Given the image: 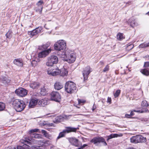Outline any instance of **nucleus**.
I'll return each instance as SVG.
<instances>
[{"instance_id": "f257e3e1", "label": "nucleus", "mask_w": 149, "mask_h": 149, "mask_svg": "<svg viewBox=\"0 0 149 149\" xmlns=\"http://www.w3.org/2000/svg\"><path fill=\"white\" fill-rule=\"evenodd\" d=\"M13 105L15 109L18 112L22 111L26 107L25 102L19 99L14 100L13 102Z\"/></svg>"}, {"instance_id": "f03ea898", "label": "nucleus", "mask_w": 149, "mask_h": 149, "mask_svg": "<svg viewBox=\"0 0 149 149\" xmlns=\"http://www.w3.org/2000/svg\"><path fill=\"white\" fill-rule=\"evenodd\" d=\"M65 88L66 91L69 93H72L75 92L77 88L76 84L70 81L66 82Z\"/></svg>"}, {"instance_id": "7ed1b4c3", "label": "nucleus", "mask_w": 149, "mask_h": 149, "mask_svg": "<svg viewBox=\"0 0 149 149\" xmlns=\"http://www.w3.org/2000/svg\"><path fill=\"white\" fill-rule=\"evenodd\" d=\"M66 43L63 40H60L56 42L54 44V48L55 50L58 51L65 49L66 48Z\"/></svg>"}, {"instance_id": "20e7f679", "label": "nucleus", "mask_w": 149, "mask_h": 149, "mask_svg": "<svg viewBox=\"0 0 149 149\" xmlns=\"http://www.w3.org/2000/svg\"><path fill=\"white\" fill-rule=\"evenodd\" d=\"M58 62L57 57L55 55H52L47 58L46 65L48 66H52L54 64H56Z\"/></svg>"}, {"instance_id": "39448f33", "label": "nucleus", "mask_w": 149, "mask_h": 149, "mask_svg": "<svg viewBox=\"0 0 149 149\" xmlns=\"http://www.w3.org/2000/svg\"><path fill=\"white\" fill-rule=\"evenodd\" d=\"M66 129L63 130L62 132L59 133L58 136L57 137V139H59L61 138L64 136L67 133H68L72 132H75L77 130V128L72 127H66Z\"/></svg>"}, {"instance_id": "423d86ee", "label": "nucleus", "mask_w": 149, "mask_h": 149, "mask_svg": "<svg viewBox=\"0 0 149 149\" xmlns=\"http://www.w3.org/2000/svg\"><path fill=\"white\" fill-rule=\"evenodd\" d=\"M20 142L23 144V145L18 146H17V149H33V147H30L28 145H30L31 143L30 142L22 139L20 141Z\"/></svg>"}, {"instance_id": "0eeeda50", "label": "nucleus", "mask_w": 149, "mask_h": 149, "mask_svg": "<svg viewBox=\"0 0 149 149\" xmlns=\"http://www.w3.org/2000/svg\"><path fill=\"white\" fill-rule=\"evenodd\" d=\"M90 142L96 144L102 143L104 146H106L107 145L104 139L102 137H95Z\"/></svg>"}, {"instance_id": "6e6552de", "label": "nucleus", "mask_w": 149, "mask_h": 149, "mask_svg": "<svg viewBox=\"0 0 149 149\" xmlns=\"http://www.w3.org/2000/svg\"><path fill=\"white\" fill-rule=\"evenodd\" d=\"M92 71V69L90 66H87L84 69L82 72L84 81L87 80L88 75Z\"/></svg>"}, {"instance_id": "1a4fd4ad", "label": "nucleus", "mask_w": 149, "mask_h": 149, "mask_svg": "<svg viewBox=\"0 0 149 149\" xmlns=\"http://www.w3.org/2000/svg\"><path fill=\"white\" fill-rule=\"evenodd\" d=\"M68 55L65 61L69 63H72L74 62L75 60L76 56L75 54L70 51L67 53Z\"/></svg>"}, {"instance_id": "9d476101", "label": "nucleus", "mask_w": 149, "mask_h": 149, "mask_svg": "<svg viewBox=\"0 0 149 149\" xmlns=\"http://www.w3.org/2000/svg\"><path fill=\"white\" fill-rule=\"evenodd\" d=\"M51 100L56 102H59L61 100V96L57 92L53 91L51 94Z\"/></svg>"}, {"instance_id": "9b49d317", "label": "nucleus", "mask_w": 149, "mask_h": 149, "mask_svg": "<svg viewBox=\"0 0 149 149\" xmlns=\"http://www.w3.org/2000/svg\"><path fill=\"white\" fill-rule=\"evenodd\" d=\"M15 93L18 96L23 97L27 94V91L23 88H21L17 89Z\"/></svg>"}, {"instance_id": "f8f14e48", "label": "nucleus", "mask_w": 149, "mask_h": 149, "mask_svg": "<svg viewBox=\"0 0 149 149\" xmlns=\"http://www.w3.org/2000/svg\"><path fill=\"white\" fill-rule=\"evenodd\" d=\"M51 51V49H49L47 50L42 51L39 53L38 56L40 58L45 57L49 54Z\"/></svg>"}, {"instance_id": "ddd939ff", "label": "nucleus", "mask_w": 149, "mask_h": 149, "mask_svg": "<svg viewBox=\"0 0 149 149\" xmlns=\"http://www.w3.org/2000/svg\"><path fill=\"white\" fill-rule=\"evenodd\" d=\"M38 100L36 98H33L30 101L29 106L30 108L34 107L38 103Z\"/></svg>"}, {"instance_id": "4468645a", "label": "nucleus", "mask_w": 149, "mask_h": 149, "mask_svg": "<svg viewBox=\"0 0 149 149\" xmlns=\"http://www.w3.org/2000/svg\"><path fill=\"white\" fill-rule=\"evenodd\" d=\"M44 3L43 1L42 0L39 1L36 4V5L38 6V8H36V11L39 12L40 13H41L43 8L42 5Z\"/></svg>"}, {"instance_id": "2eb2a0df", "label": "nucleus", "mask_w": 149, "mask_h": 149, "mask_svg": "<svg viewBox=\"0 0 149 149\" xmlns=\"http://www.w3.org/2000/svg\"><path fill=\"white\" fill-rule=\"evenodd\" d=\"M35 142L37 143L38 145H42L44 147V148L48 146L50 143L49 141H46L44 142L43 141L40 140L36 141Z\"/></svg>"}, {"instance_id": "dca6fc26", "label": "nucleus", "mask_w": 149, "mask_h": 149, "mask_svg": "<svg viewBox=\"0 0 149 149\" xmlns=\"http://www.w3.org/2000/svg\"><path fill=\"white\" fill-rule=\"evenodd\" d=\"M14 64L19 67H22L23 66V62L21 58H16L13 61Z\"/></svg>"}, {"instance_id": "f3484780", "label": "nucleus", "mask_w": 149, "mask_h": 149, "mask_svg": "<svg viewBox=\"0 0 149 149\" xmlns=\"http://www.w3.org/2000/svg\"><path fill=\"white\" fill-rule=\"evenodd\" d=\"M39 83L37 82H32L29 84L30 87L33 89H37L40 86Z\"/></svg>"}, {"instance_id": "a211bd4d", "label": "nucleus", "mask_w": 149, "mask_h": 149, "mask_svg": "<svg viewBox=\"0 0 149 149\" xmlns=\"http://www.w3.org/2000/svg\"><path fill=\"white\" fill-rule=\"evenodd\" d=\"M48 100L47 99H41L38 102V104L40 106L45 107L48 104Z\"/></svg>"}, {"instance_id": "6ab92c4d", "label": "nucleus", "mask_w": 149, "mask_h": 149, "mask_svg": "<svg viewBox=\"0 0 149 149\" xmlns=\"http://www.w3.org/2000/svg\"><path fill=\"white\" fill-rule=\"evenodd\" d=\"M72 145L77 147L78 146V140L74 138H70L68 139Z\"/></svg>"}, {"instance_id": "aec40b11", "label": "nucleus", "mask_w": 149, "mask_h": 149, "mask_svg": "<svg viewBox=\"0 0 149 149\" xmlns=\"http://www.w3.org/2000/svg\"><path fill=\"white\" fill-rule=\"evenodd\" d=\"M63 87V84L60 82L56 81L54 84V88L56 90H59Z\"/></svg>"}, {"instance_id": "412c9836", "label": "nucleus", "mask_w": 149, "mask_h": 149, "mask_svg": "<svg viewBox=\"0 0 149 149\" xmlns=\"http://www.w3.org/2000/svg\"><path fill=\"white\" fill-rule=\"evenodd\" d=\"M130 142L132 143L136 144L139 143L138 135L132 136L130 138Z\"/></svg>"}, {"instance_id": "4be33fe9", "label": "nucleus", "mask_w": 149, "mask_h": 149, "mask_svg": "<svg viewBox=\"0 0 149 149\" xmlns=\"http://www.w3.org/2000/svg\"><path fill=\"white\" fill-rule=\"evenodd\" d=\"M138 139L139 143H143L146 142L147 140L146 137H144L142 135H138Z\"/></svg>"}, {"instance_id": "5701e85b", "label": "nucleus", "mask_w": 149, "mask_h": 149, "mask_svg": "<svg viewBox=\"0 0 149 149\" xmlns=\"http://www.w3.org/2000/svg\"><path fill=\"white\" fill-rule=\"evenodd\" d=\"M61 71L58 68H56L55 69H53V76H55L60 74Z\"/></svg>"}, {"instance_id": "b1692460", "label": "nucleus", "mask_w": 149, "mask_h": 149, "mask_svg": "<svg viewBox=\"0 0 149 149\" xmlns=\"http://www.w3.org/2000/svg\"><path fill=\"white\" fill-rule=\"evenodd\" d=\"M61 71V76H65L67 75L68 74V71L65 68H62L60 70Z\"/></svg>"}, {"instance_id": "393cba45", "label": "nucleus", "mask_w": 149, "mask_h": 149, "mask_svg": "<svg viewBox=\"0 0 149 149\" xmlns=\"http://www.w3.org/2000/svg\"><path fill=\"white\" fill-rule=\"evenodd\" d=\"M31 136L32 138L36 139H41L42 138V135L40 134L36 133H34L31 135Z\"/></svg>"}, {"instance_id": "a878e982", "label": "nucleus", "mask_w": 149, "mask_h": 149, "mask_svg": "<svg viewBox=\"0 0 149 149\" xmlns=\"http://www.w3.org/2000/svg\"><path fill=\"white\" fill-rule=\"evenodd\" d=\"M2 79L3 83L4 84H8L9 83L10 81L8 77H3Z\"/></svg>"}, {"instance_id": "bb28decb", "label": "nucleus", "mask_w": 149, "mask_h": 149, "mask_svg": "<svg viewBox=\"0 0 149 149\" xmlns=\"http://www.w3.org/2000/svg\"><path fill=\"white\" fill-rule=\"evenodd\" d=\"M28 34L29 35H30L31 37H32L33 36L36 35L38 33L36 32V30L34 29L31 31H29Z\"/></svg>"}, {"instance_id": "cd10ccee", "label": "nucleus", "mask_w": 149, "mask_h": 149, "mask_svg": "<svg viewBox=\"0 0 149 149\" xmlns=\"http://www.w3.org/2000/svg\"><path fill=\"white\" fill-rule=\"evenodd\" d=\"M118 136H119V135L117 134H112L107 136V140H108L113 138L117 137Z\"/></svg>"}, {"instance_id": "c85d7f7f", "label": "nucleus", "mask_w": 149, "mask_h": 149, "mask_svg": "<svg viewBox=\"0 0 149 149\" xmlns=\"http://www.w3.org/2000/svg\"><path fill=\"white\" fill-rule=\"evenodd\" d=\"M117 39L119 40H122L124 38L123 36V34L120 33H118L117 35Z\"/></svg>"}, {"instance_id": "c756f323", "label": "nucleus", "mask_w": 149, "mask_h": 149, "mask_svg": "<svg viewBox=\"0 0 149 149\" xmlns=\"http://www.w3.org/2000/svg\"><path fill=\"white\" fill-rule=\"evenodd\" d=\"M142 73L145 75L148 76L149 75V71L146 69H144L141 71Z\"/></svg>"}, {"instance_id": "7c9ffc66", "label": "nucleus", "mask_w": 149, "mask_h": 149, "mask_svg": "<svg viewBox=\"0 0 149 149\" xmlns=\"http://www.w3.org/2000/svg\"><path fill=\"white\" fill-rule=\"evenodd\" d=\"M138 25V23L135 21H133L130 23V26L133 27L137 26Z\"/></svg>"}, {"instance_id": "2f4dec72", "label": "nucleus", "mask_w": 149, "mask_h": 149, "mask_svg": "<svg viewBox=\"0 0 149 149\" xmlns=\"http://www.w3.org/2000/svg\"><path fill=\"white\" fill-rule=\"evenodd\" d=\"M46 89L45 87L42 88L41 89L40 94L43 95H45L46 94Z\"/></svg>"}, {"instance_id": "473e14b6", "label": "nucleus", "mask_w": 149, "mask_h": 149, "mask_svg": "<svg viewBox=\"0 0 149 149\" xmlns=\"http://www.w3.org/2000/svg\"><path fill=\"white\" fill-rule=\"evenodd\" d=\"M39 129H34L31 130H30L29 132V133L31 135L32 134H33V133L34 132H39Z\"/></svg>"}, {"instance_id": "72a5a7b5", "label": "nucleus", "mask_w": 149, "mask_h": 149, "mask_svg": "<svg viewBox=\"0 0 149 149\" xmlns=\"http://www.w3.org/2000/svg\"><path fill=\"white\" fill-rule=\"evenodd\" d=\"M67 52H63L61 54V57L64 58V60L65 61V59L66 58V56H67L68 54Z\"/></svg>"}, {"instance_id": "f704fd0d", "label": "nucleus", "mask_w": 149, "mask_h": 149, "mask_svg": "<svg viewBox=\"0 0 149 149\" xmlns=\"http://www.w3.org/2000/svg\"><path fill=\"white\" fill-rule=\"evenodd\" d=\"M5 107V104L3 103L0 102V111L3 110Z\"/></svg>"}, {"instance_id": "c9c22d12", "label": "nucleus", "mask_w": 149, "mask_h": 149, "mask_svg": "<svg viewBox=\"0 0 149 149\" xmlns=\"http://www.w3.org/2000/svg\"><path fill=\"white\" fill-rule=\"evenodd\" d=\"M50 45V43L49 42H47L45 45H42V47L43 49H45L49 46Z\"/></svg>"}, {"instance_id": "e433bc0d", "label": "nucleus", "mask_w": 149, "mask_h": 149, "mask_svg": "<svg viewBox=\"0 0 149 149\" xmlns=\"http://www.w3.org/2000/svg\"><path fill=\"white\" fill-rule=\"evenodd\" d=\"M40 145V146H34L33 147L34 148V149H45L42 145Z\"/></svg>"}, {"instance_id": "4c0bfd02", "label": "nucleus", "mask_w": 149, "mask_h": 149, "mask_svg": "<svg viewBox=\"0 0 149 149\" xmlns=\"http://www.w3.org/2000/svg\"><path fill=\"white\" fill-rule=\"evenodd\" d=\"M120 90H117L116 92V93L114 94V96L115 97H118L120 95Z\"/></svg>"}, {"instance_id": "58836bf2", "label": "nucleus", "mask_w": 149, "mask_h": 149, "mask_svg": "<svg viewBox=\"0 0 149 149\" xmlns=\"http://www.w3.org/2000/svg\"><path fill=\"white\" fill-rule=\"evenodd\" d=\"M41 132L42 134H43L45 136V137H46L47 138H48L49 136V135L47 133L46 131L44 130H42L41 131Z\"/></svg>"}, {"instance_id": "ea45409f", "label": "nucleus", "mask_w": 149, "mask_h": 149, "mask_svg": "<svg viewBox=\"0 0 149 149\" xmlns=\"http://www.w3.org/2000/svg\"><path fill=\"white\" fill-rule=\"evenodd\" d=\"M141 105L143 107H147L148 105L147 101L145 100H143L142 102Z\"/></svg>"}, {"instance_id": "a19ab883", "label": "nucleus", "mask_w": 149, "mask_h": 149, "mask_svg": "<svg viewBox=\"0 0 149 149\" xmlns=\"http://www.w3.org/2000/svg\"><path fill=\"white\" fill-rule=\"evenodd\" d=\"M53 121L54 123H58L61 122V118L60 117L56 118Z\"/></svg>"}, {"instance_id": "79ce46f5", "label": "nucleus", "mask_w": 149, "mask_h": 149, "mask_svg": "<svg viewBox=\"0 0 149 149\" xmlns=\"http://www.w3.org/2000/svg\"><path fill=\"white\" fill-rule=\"evenodd\" d=\"M140 46L141 47H148L149 46V42L148 43H144L140 45Z\"/></svg>"}, {"instance_id": "37998d69", "label": "nucleus", "mask_w": 149, "mask_h": 149, "mask_svg": "<svg viewBox=\"0 0 149 149\" xmlns=\"http://www.w3.org/2000/svg\"><path fill=\"white\" fill-rule=\"evenodd\" d=\"M6 37L8 38H10L12 37L11 32L10 31H8L6 34Z\"/></svg>"}, {"instance_id": "c03bdc74", "label": "nucleus", "mask_w": 149, "mask_h": 149, "mask_svg": "<svg viewBox=\"0 0 149 149\" xmlns=\"http://www.w3.org/2000/svg\"><path fill=\"white\" fill-rule=\"evenodd\" d=\"M42 27H38V28H36L35 30H36V32H37V33H40L41 31L42 30Z\"/></svg>"}, {"instance_id": "a18cd8bd", "label": "nucleus", "mask_w": 149, "mask_h": 149, "mask_svg": "<svg viewBox=\"0 0 149 149\" xmlns=\"http://www.w3.org/2000/svg\"><path fill=\"white\" fill-rule=\"evenodd\" d=\"M47 72L48 74L53 76V69L49 68L48 69Z\"/></svg>"}, {"instance_id": "49530a36", "label": "nucleus", "mask_w": 149, "mask_h": 149, "mask_svg": "<svg viewBox=\"0 0 149 149\" xmlns=\"http://www.w3.org/2000/svg\"><path fill=\"white\" fill-rule=\"evenodd\" d=\"M133 47H134V45H133L132 44H130L127 46V50H131L133 48Z\"/></svg>"}, {"instance_id": "de8ad7c7", "label": "nucleus", "mask_w": 149, "mask_h": 149, "mask_svg": "<svg viewBox=\"0 0 149 149\" xmlns=\"http://www.w3.org/2000/svg\"><path fill=\"white\" fill-rule=\"evenodd\" d=\"M109 70V66L108 65H107L103 70V72H105L108 71Z\"/></svg>"}, {"instance_id": "09e8293b", "label": "nucleus", "mask_w": 149, "mask_h": 149, "mask_svg": "<svg viewBox=\"0 0 149 149\" xmlns=\"http://www.w3.org/2000/svg\"><path fill=\"white\" fill-rule=\"evenodd\" d=\"M78 103L79 104H83L85 103L86 101L83 100H80L78 99Z\"/></svg>"}, {"instance_id": "8fccbe9b", "label": "nucleus", "mask_w": 149, "mask_h": 149, "mask_svg": "<svg viewBox=\"0 0 149 149\" xmlns=\"http://www.w3.org/2000/svg\"><path fill=\"white\" fill-rule=\"evenodd\" d=\"M144 66L145 67H149V62H145Z\"/></svg>"}, {"instance_id": "3c124183", "label": "nucleus", "mask_w": 149, "mask_h": 149, "mask_svg": "<svg viewBox=\"0 0 149 149\" xmlns=\"http://www.w3.org/2000/svg\"><path fill=\"white\" fill-rule=\"evenodd\" d=\"M111 98L109 97H108V99H107V102H109V104H111Z\"/></svg>"}, {"instance_id": "603ef678", "label": "nucleus", "mask_w": 149, "mask_h": 149, "mask_svg": "<svg viewBox=\"0 0 149 149\" xmlns=\"http://www.w3.org/2000/svg\"><path fill=\"white\" fill-rule=\"evenodd\" d=\"M131 116H130V114H125V117H127V118H129Z\"/></svg>"}, {"instance_id": "864d4df0", "label": "nucleus", "mask_w": 149, "mask_h": 149, "mask_svg": "<svg viewBox=\"0 0 149 149\" xmlns=\"http://www.w3.org/2000/svg\"><path fill=\"white\" fill-rule=\"evenodd\" d=\"M144 58L146 59L149 60V55L146 56L145 57H144Z\"/></svg>"}, {"instance_id": "5fc2aeb1", "label": "nucleus", "mask_w": 149, "mask_h": 149, "mask_svg": "<svg viewBox=\"0 0 149 149\" xmlns=\"http://www.w3.org/2000/svg\"><path fill=\"white\" fill-rule=\"evenodd\" d=\"M135 111V112H141V113H143V111H141L140 110H134L133 111Z\"/></svg>"}, {"instance_id": "6e6d98bb", "label": "nucleus", "mask_w": 149, "mask_h": 149, "mask_svg": "<svg viewBox=\"0 0 149 149\" xmlns=\"http://www.w3.org/2000/svg\"><path fill=\"white\" fill-rule=\"evenodd\" d=\"M125 149H136V148L132 147H128L127 148H126Z\"/></svg>"}, {"instance_id": "4d7b16f0", "label": "nucleus", "mask_w": 149, "mask_h": 149, "mask_svg": "<svg viewBox=\"0 0 149 149\" xmlns=\"http://www.w3.org/2000/svg\"><path fill=\"white\" fill-rule=\"evenodd\" d=\"M87 146L88 145L86 144H84L83 145V146H81V147L83 149L85 147Z\"/></svg>"}, {"instance_id": "13d9d810", "label": "nucleus", "mask_w": 149, "mask_h": 149, "mask_svg": "<svg viewBox=\"0 0 149 149\" xmlns=\"http://www.w3.org/2000/svg\"><path fill=\"white\" fill-rule=\"evenodd\" d=\"M130 115L131 116L134 115V114L133 111L131 112L130 113Z\"/></svg>"}, {"instance_id": "bf43d9fd", "label": "nucleus", "mask_w": 149, "mask_h": 149, "mask_svg": "<svg viewBox=\"0 0 149 149\" xmlns=\"http://www.w3.org/2000/svg\"><path fill=\"white\" fill-rule=\"evenodd\" d=\"M35 140L33 139H31V141L34 142Z\"/></svg>"}, {"instance_id": "052dcab7", "label": "nucleus", "mask_w": 149, "mask_h": 149, "mask_svg": "<svg viewBox=\"0 0 149 149\" xmlns=\"http://www.w3.org/2000/svg\"><path fill=\"white\" fill-rule=\"evenodd\" d=\"M45 27L46 29H48V28H47V27L46 26V25H45Z\"/></svg>"}, {"instance_id": "680f3d73", "label": "nucleus", "mask_w": 149, "mask_h": 149, "mask_svg": "<svg viewBox=\"0 0 149 149\" xmlns=\"http://www.w3.org/2000/svg\"><path fill=\"white\" fill-rule=\"evenodd\" d=\"M77 149H83L81 147Z\"/></svg>"}, {"instance_id": "e2e57ef3", "label": "nucleus", "mask_w": 149, "mask_h": 149, "mask_svg": "<svg viewBox=\"0 0 149 149\" xmlns=\"http://www.w3.org/2000/svg\"><path fill=\"white\" fill-rule=\"evenodd\" d=\"M100 63L101 64H104V63L102 61H101L100 62Z\"/></svg>"}, {"instance_id": "0e129e2a", "label": "nucleus", "mask_w": 149, "mask_h": 149, "mask_svg": "<svg viewBox=\"0 0 149 149\" xmlns=\"http://www.w3.org/2000/svg\"><path fill=\"white\" fill-rule=\"evenodd\" d=\"M146 14V15H149V11L148 12V13H147Z\"/></svg>"}, {"instance_id": "69168bd1", "label": "nucleus", "mask_w": 149, "mask_h": 149, "mask_svg": "<svg viewBox=\"0 0 149 149\" xmlns=\"http://www.w3.org/2000/svg\"><path fill=\"white\" fill-rule=\"evenodd\" d=\"M95 108H93V111L94 110H95Z\"/></svg>"}, {"instance_id": "338daca9", "label": "nucleus", "mask_w": 149, "mask_h": 149, "mask_svg": "<svg viewBox=\"0 0 149 149\" xmlns=\"http://www.w3.org/2000/svg\"><path fill=\"white\" fill-rule=\"evenodd\" d=\"M39 143H40V142H39Z\"/></svg>"}, {"instance_id": "774afa93", "label": "nucleus", "mask_w": 149, "mask_h": 149, "mask_svg": "<svg viewBox=\"0 0 149 149\" xmlns=\"http://www.w3.org/2000/svg\"><path fill=\"white\" fill-rule=\"evenodd\" d=\"M130 20H131L130 19ZM130 21H129V22H130Z\"/></svg>"}]
</instances>
